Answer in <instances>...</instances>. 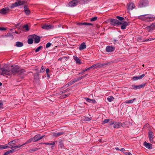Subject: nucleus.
<instances>
[{"instance_id":"obj_20","label":"nucleus","mask_w":155,"mask_h":155,"mask_svg":"<svg viewBox=\"0 0 155 155\" xmlns=\"http://www.w3.org/2000/svg\"><path fill=\"white\" fill-rule=\"evenodd\" d=\"M145 76V74H143L139 76H134L132 78V79L133 81H137L139 79H141L144 77Z\"/></svg>"},{"instance_id":"obj_36","label":"nucleus","mask_w":155,"mask_h":155,"mask_svg":"<svg viewBox=\"0 0 155 155\" xmlns=\"http://www.w3.org/2000/svg\"><path fill=\"white\" fill-rule=\"evenodd\" d=\"M39 149L38 148H37L31 149L29 150V152L30 153H31L38 150Z\"/></svg>"},{"instance_id":"obj_61","label":"nucleus","mask_w":155,"mask_h":155,"mask_svg":"<svg viewBox=\"0 0 155 155\" xmlns=\"http://www.w3.org/2000/svg\"><path fill=\"white\" fill-rule=\"evenodd\" d=\"M120 151H125V149L124 148H121L120 150Z\"/></svg>"},{"instance_id":"obj_2","label":"nucleus","mask_w":155,"mask_h":155,"mask_svg":"<svg viewBox=\"0 0 155 155\" xmlns=\"http://www.w3.org/2000/svg\"><path fill=\"white\" fill-rule=\"evenodd\" d=\"M110 64L109 62H107L104 63H97L94 64L90 67L86 69L85 70H83V71H88L92 68L95 69L97 68H101L106 65H108Z\"/></svg>"},{"instance_id":"obj_63","label":"nucleus","mask_w":155,"mask_h":155,"mask_svg":"<svg viewBox=\"0 0 155 155\" xmlns=\"http://www.w3.org/2000/svg\"><path fill=\"white\" fill-rule=\"evenodd\" d=\"M11 147H10L9 148H11V149L12 148H14V146H10Z\"/></svg>"},{"instance_id":"obj_32","label":"nucleus","mask_w":155,"mask_h":155,"mask_svg":"<svg viewBox=\"0 0 155 155\" xmlns=\"http://www.w3.org/2000/svg\"><path fill=\"white\" fill-rule=\"evenodd\" d=\"M28 37V43L29 44H32L33 43V39L31 37V35L29 36Z\"/></svg>"},{"instance_id":"obj_6","label":"nucleus","mask_w":155,"mask_h":155,"mask_svg":"<svg viewBox=\"0 0 155 155\" xmlns=\"http://www.w3.org/2000/svg\"><path fill=\"white\" fill-rule=\"evenodd\" d=\"M25 2L24 1H21L19 0L18 2H16L12 4L10 6V8H12L15 7L22 5L24 4Z\"/></svg>"},{"instance_id":"obj_64","label":"nucleus","mask_w":155,"mask_h":155,"mask_svg":"<svg viewBox=\"0 0 155 155\" xmlns=\"http://www.w3.org/2000/svg\"><path fill=\"white\" fill-rule=\"evenodd\" d=\"M114 42H117V40H115V39H114Z\"/></svg>"},{"instance_id":"obj_19","label":"nucleus","mask_w":155,"mask_h":155,"mask_svg":"<svg viewBox=\"0 0 155 155\" xmlns=\"http://www.w3.org/2000/svg\"><path fill=\"white\" fill-rule=\"evenodd\" d=\"M53 26L51 25H47L46 24L44 25L41 27V28L44 29L48 30L52 29L53 28Z\"/></svg>"},{"instance_id":"obj_51","label":"nucleus","mask_w":155,"mask_h":155,"mask_svg":"<svg viewBox=\"0 0 155 155\" xmlns=\"http://www.w3.org/2000/svg\"><path fill=\"white\" fill-rule=\"evenodd\" d=\"M73 84V83H71V81L69 82H68V84H66V85H67V87L68 86H70L72 84Z\"/></svg>"},{"instance_id":"obj_27","label":"nucleus","mask_w":155,"mask_h":155,"mask_svg":"<svg viewBox=\"0 0 155 155\" xmlns=\"http://www.w3.org/2000/svg\"><path fill=\"white\" fill-rule=\"evenodd\" d=\"M85 99L86 101L88 102H91L94 103H95L96 102V101L94 99H91L87 97L85 98Z\"/></svg>"},{"instance_id":"obj_35","label":"nucleus","mask_w":155,"mask_h":155,"mask_svg":"<svg viewBox=\"0 0 155 155\" xmlns=\"http://www.w3.org/2000/svg\"><path fill=\"white\" fill-rule=\"evenodd\" d=\"M9 148V146H6V144L4 145H0V150H3Z\"/></svg>"},{"instance_id":"obj_17","label":"nucleus","mask_w":155,"mask_h":155,"mask_svg":"<svg viewBox=\"0 0 155 155\" xmlns=\"http://www.w3.org/2000/svg\"><path fill=\"white\" fill-rule=\"evenodd\" d=\"M127 7L128 10H132L135 7L134 4L132 2L128 3L127 5Z\"/></svg>"},{"instance_id":"obj_9","label":"nucleus","mask_w":155,"mask_h":155,"mask_svg":"<svg viewBox=\"0 0 155 155\" xmlns=\"http://www.w3.org/2000/svg\"><path fill=\"white\" fill-rule=\"evenodd\" d=\"M9 10L8 8H4L0 10V13L2 15H6L9 13Z\"/></svg>"},{"instance_id":"obj_11","label":"nucleus","mask_w":155,"mask_h":155,"mask_svg":"<svg viewBox=\"0 0 155 155\" xmlns=\"http://www.w3.org/2000/svg\"><path fill=\"white\" fill-rule=\"evenodd\" d=\"M146 84H141L139 85H132L130 87V88L132 89H139L142 88V87H144L145 85Z\"/></svg>"},{"instance_id":"obj_3","label":"nucleus","mask_w":155,"mask_h":155,"mask_svg":"<svg viewBox=\"0 0 155 155\" xmlns=\"http://www.w3.org/2000/svg\"><path fill=\"white\" fill-rule=\"evenodd\" d=\"M10 68H0V73L1 74L10 75H11Z\"/></svg>"},{"instance_id":"obj_18","label":"nucleus","mask_w":155,"mask_h":155,"mask_svg":"<svg viewBox=\"0 0 155 155\" xmlns=\"http://www.w3.org/2000/svg\"><path fill=\"white\" fill-rule=\"evenodd\" d=\"M122 125V123L120 122H117L115 121V123L114 125L113 126L114 128H120Z\"/></svg>"},{"instance_id":"obj_26","label":"nucleus","mask_w":155,"mask_h":155,"mask_svg":"<svg viewBox=\"0 0 155 155\" xmlns=\"http://www.w3.org/2000/svg\"><path fill=\"white\" fill-rule=\"evenodd\" d=\"M78 25H93V24L91 23H87V22H84V23H78L77 24Z\"/></svg>"},{"instance_id":"obj_41","label":"nucleus","mask_w":155,"mask_h":155,"mask_svg":"<svg viewBox=\"0 0 155 155\" xmlns=\"http://www.w3.org/2000/svg\"><path fill=\"white\" fill-rule=\"evenodd\" d=\"M23 28L25 29V30L27 31H28L29 30L28 26L27 25H24L23 27Z\"/></svg>"},{"instance_id":"obj_34","label":"nucleus","mask_w":155,"mask_h":155,"mask_svg":"<svg viewBox=\"0 0 155 155\" xmlns=\"http://www.w3.org/2000/svg\"><path fill=\"white\" fill-rule=\"evenodd\" d=\"M136 98H134L132 100H127L124 102L125 104H131L135 100Z\"/></svg>"},{"instance_id":"obj_45","label":"nucleus","mask_w":155,"mask_h":155,"mask_svg":"<svg viewBox=\"0 0 155 155\" xmlns=\"http://www.w3.org/2000/svg\"><path fill=\"white\" fill-rule=\"evenodd\" d=\"M109 121H110V119H105L104 120L103 123V124H104L105 123H107Z\"/></svg>"},{"instance_id":"obj_49","label":"nucleus","mask_w":155,"mask_h":155,"mask_svg":"<svg viewBox=\"0 0 155 155\" xmlns=\"http://www.w3.org/2000/svg\"><path fill=\"white\" fill-rule=\"evenodd\" d=\"M115 123V121H112L109 122V125L110 126H111L113 125H114V124Z\"/></svg>"},{"instance_id":"obj_46","label":"nucleus","mask_w":155,"mask_h":155,"mask_svg":"<svg viewBox=\"0 0 155 155\" xmlns=\"http://www.w3.org/2000/svg\"><path fill=\"white\" fill-rule=\"evenodd\" d=\"M45 69V67H43V66H42V67L41 68V70H40V72H42L44 71Z\"/></svg>"},{"instance_id":"obj_55","label":"nucleus","mask_w":155,"mask_h":155,"mask_svg":"<svg viewBox=\"0 0 155 155\" xmlns=\"http://www.w3.org/2000/svg\"><path fill=\"white\" fill-rule=\"evenodd\" d=\"M125 153L126 155H132L131 153L129 152H126Z\"/></svg>"},{"instance_id":"obj_22","label":"nucleus","mask_w":155,"mask_h":155,"mask_svg":"<svg viewBox=\"0 0 155 155\" xmlns=\"http://www.w3.org/2000/svg\"><path fill=\"white\" fill-rule=\"evenodd\" d=\"M21 147V146L20 145H18L17 146H14V149H12L9 150L10 153H13L15 152L16 151L18 150V149H17V148H20Z\"/></svg>"},{"instance_id":"obj_44","label":"nucleus","mask_w":155,"mask_h":155,"mask_svg":"<svg viewBox=\"0 0 155 155\" xmlns=\"http://www.w3.org/2000/svg\"><path fill=\"white\" fill-rule=\"evenodd\" d=\"M25 12V13L28 15H29L30 13V11L29 9L26 10Z\"/></svg>"},{"instance_id":"obj_47","label":"nucleus","mask_w":155,"mask_h":155,"mask_svg":"<svg viewBox=\"0 0 155 155\" xmlns=\"http://www.w3.org/2000/svg\"><path fill=\"white\" fill-rule=\"evenodd\" d=\"M69 90H70V89H69V88H67V89H66L64 90V91H61V92L62 93H65V92H66L69 91Z\"/></svg>"},{"instance_id":"obj_7","label":"nucleus","mask_w":155,"mask_h":155,"mask_svg":"<svg viewBox=\"0 0 155 155\" xmlns=\"http://www.w3.org/2000/svg\"><path fill=\"white\" fill-rule=\"evenodd\" d=\"M44 137L45 135H44L41 136L40 134H38L37 135H36L34 136L32 138L33 140V142H35L40 140L43 138Z\"/></svg>"},{"instance_id":"obj_56","label":"nucleus","mask_w":155,"mask_h":155,"mask_svg":"<svg viewBox=\"0 0 155 155\" xmlns=\"http://www.w3.org/2000/svg\"><path fill=\"white\" fill-rule=\"evenodd\" d=\"M10 153L9 151L6 152L4 153V155H7Z\"/></svg>"},{"instance_id":"obj_57","label":"nucleus","mask_w":155,"mask_h":155,"mask_svg":"<svg viewBox=\"0 0 155 155\" xmlns=\"http://www.w3.org/2000/svg\"><path fill=\"white\" fill-rule=\"evenodd\" d=\"M49 70L48 68H47L46 70V72L47 74H48V73L49 72Z\"/></svg>"},{"instance_id":"obj_23","label":"nucleus","mask_w":155,"mask_h":155,"mask_svg":"<svg viewBox=\"0 0 155 155\" xmlns=\"http://www.w3.org/2000/svg\"><path fill=\"white\" fill-rule=\"evenodd\" d=\"M144 146L147 148L149 149H151L152 148V145L149 143H148L146 142H144Z\"/></svg>"},{"instance_id":"obj_15","label":"nucleus","mask_w":155,"mask_h":155,"mask_svg":"<svg viewBox=\"0 0 155 155\" xmlns=\"http://www.w3.org/2000/svg\"><path fill=\"white\" fill-rule=\"evenodd\" d=\"M107 52H111L114 51L115 50V48L110 46H107L106 48Z\"/></svg>"},{"instance_id":"obj_12","label":"nucleus","mask_w":155,"mask_h":155,"mask_svg":"<svg viewBox=\"0 0 155 155\" xmlns=\"http://www.w3.org/2000/svg\"><path fill=\"white\" fill-rule=\"evenodd\" d=\"M31 37L33 39V40L35 43H38L39 42L40 39L38 36L35 35H31Z\"/></svg>"},{"instance_id":"obj_40","label":"nucleus","mask_w":155,"mask_h":155,"mask_svg":"<svg viewBox=\"0 0 155 155\" xmlns=\"http://www.w3.org/2000/svg\"><path fill=\"white\" fill-rule=\"evenodd\" d=\"M97 17H94L91 18L90 21H96L97 19Z\"/></svg>"},{"instance_id":"obj_52","label":"nucleus","mask_w":155,"mask_h":155,"mask_svg":"<svg viewBox=\"0 0 155 155\" xmlns=\"http://www.w3.org/2000/svg\"><path fill=\"white\" fill-rule=\"evenodd\" d=\"M154 39V38H149L146 40L145 41H151L152 40H153Z\"/></svg>"},{"instance_id":"obj_33","label":"nucleus","mask_w":155,"mask_h":155,"mask_svg":"<svg viewBox=\"0 0 155 155\" xmlns=\"http://www.w3.org/2000/svg\"><path fill=\"white\" fill-rule=\"evenodd\" d=\"M15 46L18 47H21L23 46V43L19 41H17L16 43Z\"/></svg>"},{"instance_id":"obj_31","label":"nucleus","mask_w":155,"mask_h":155,"mask_svg":"<svg viewBox=\"0 0 155 155\" xmlns=\"http://www.w3.org/2000/svg\"><path fill=\"white\" fill-rule=\"evenodd\" d=\"M57 143V141H56L53 142L51 143H41V144H46V145H52V148L54 147L53 146L55 144V143Z\"/></svg>"},{"instance_id":"obj_38","label":"nucleus","mask_w":155,"mask_h":155,"mask_svg":"<svg viewBox=\"0 0 155 155\" xmlns=\"http://www.w3.org/2000/svg\"><path fill=\"white\" fill-rule=\"evenodd\" d=\"M114 99V97L112 96H110V97H108L107 98V100L109 102H111L112 101H113Z\"/></svg>"},{"instance_id":"obj_42","label":"nucleus","mask_w":155,"mask_h":155,"mask_svg":"<svg viewBox=\"0 0 155 155\" xmlns=\"http://www.w3.org/2000/svg\"><path fill=\"white\" fill-rule=\"evenodd\" d=\"M42 48V46H39L36 49L35 51L36 52H38Z\"/></svg>"},{"instance_id":"obj_13","label":"nucleus","mask_w":155,"mask_h":155,"mask_svg":"<svg viewBox=\"0 0 155 155\" xmlns=\"http://www.w3.org/2000/svg\"><path fill=\"white\" fill-rule=\"evenodd\" d=\"M21 70H18L16 68H10V71L11 72V75L12 74L14 75L16 74L17 73L21 71Z\"/></svg>"},{"instance_id":"obj_37","label":"nucleus","mask_w":155,"mask_h":155,"mask_svg":"<svg viewBox=\"0 0 155 155\" xmlns=\"http://www.w3.org/2000/svg\"><path fill=\"white\" fill-rule=\"evenodd\" d=\"M16 143V141L15 140H13L9 142L7 144H6L7 145H11L12 144H15Z\"/></svg>"},{"instance_id":"obj_16","label":"nucleus","mask_w":155,"mask_h":155,"mask_svg":"<svg viewBox=\"0 0 155 155\" xmlns=\"http://www.w3.org/2000/svg\"><path fill=\"white\" fill-rule=\"evenodd\" d=\"M155 27V23H152L150 26L147 27L146 29L148 31L150 32L153 30Z\"/></svg>"},{"instance_id":"obj_5","label":"nucleus","mask_w":155,"mask_h":155,"mask_svg":"<svg viewBox=\"0 0 155 155\" xmlns=\"http://www.w3.org/2000/svg\"><path fill=\"white\" fill-rule=\"evenodd\" d=\"M110 24L111 25L117 26L121 25V22L119 21L117 19H111L110 20Z\"/></svg>"},{"instance_id":"obj_21","label":"nucleus","mask_w":155,"mask_h":155,"mask_svg":"<svg viewBox=\"0 0 155 155\" xmlns=\"http://www.w3.org/2000/svg\"><path fill=\"white\" fill-rule=\"evenodd\" d=\"M121 29H126V27L128 25V24L126 21H123L121 22Z\"/></svg>"},{"instance_id":"obj_10","label":"nucleus","mask_w":155,"mask_h":155,"mask_svg":"<svg viewBox=\"0 0 155 155\" xmlns=\"http://www.w3.org/2000/svg\"><path fill=\"white\" fill-rule=\"evenodd\" d=\"M149 140L151 143H153L154 137V133L151 131L149 130L148 133Z\"/></svg>"},{"instance_id":"obj_62","label":"nucleus","mask_w":155,"mask_h":155,"mask_svg":"<svg viewBox=\"0 0 155 155\" xmlns=\"http://www.w3.org/2000/svg\"><path fill=\"white\" fill-rule=\"evenodd\" d=\"M84 71H83V70L82 71V72H81L80 73H79L78 74H82L83 73Z\"/></svg>"},{"instance_id":"obj_4","label":"nucleus","mask_w":155,"mask_h":155,"mask_svg":"<svg viewBox=\"0 0 155 155\" xmlns=\"http://www.w3.org/2000/svg\"><path fill=\"white\" fill-rule=\"evenodd\" d=\"M149 2L148 0H141L138 4V8H142L147 6Z\"/></svg>"},{"instance_id":"obj_14","label":"nucleus","mask_w":155,"mask_h":155,"mask_svg":"<svg viewBox=\"0 0 155 155\" xmlns=\"http://www.w3.org/2000/svg\"><path fill=\"white\" fill-rule=\"evenodd\" d=\"M87 74H85L84 75H83L81 77H80L78 78H75L74 79H73L71 80V83H73V84L77 82L78 81L82 79L83 78H85L86 77Z\"/></svg>"},{"instance_id":"obj_58","label":"nucleus","mask_w":155,"mask_h":155,"mask_svg":"<svg viewBox=\"0 0 155 155\" xmlns=\"http://www.w3.org/2000/svg\"><path fill=\"white\" fill-rule=\"evenodd\" d=\"M91 119V118L87 117L85 118V120L86 121H89Z\"/></svg>"},{"instance_id":"obj_48","label":"nucleus","mask_w":155,"mask_h":155,"mask_svg":"<svg viewBox=\"0 0 155 155\" xmlns=\"http://www.w3.org/2000/svg\"><path fill=\"white\" fill-rule=\"evenodd\" d=\"M3 103L2 102L0 101V108H3Z\"/></svg>"},{"instance_id":"obj_25","label":"nucleus","mask_w":155,"mask_h":155,"mask_svg":"<svg viewBox=\"0 0 155 155\" xmlns=\"http://www.w3.org/2000/svg\"><path fill=\"white\" fill-rule=\"evenodd\" d=\"M64 134L63 132H59L57 133H54L53 134V136L55 137H57L61 135H62Z\"/></svg>"},{"instance_id":"obj_1","label":"nucleus","mask_w":155,"mask_h":155,"mask_svg":"<svg viewBox=\"0 0 155 155\" xmlns=\"http://www.w3.org/2000/svg\"><path fill=\"white\" fill-rule=\"evenodd\" d=\"M139 18L146 22H149L153 21L154 17L150 15H144L140 16Z\"/></svg>"},{"instance_id":"obj_59","label":"nucleus","mask_w":155,"mask_h":155,"mask_svg":"<svg viewBox=\"0 0 155 155\" xmlns=\"http://www.w3.org/2000/svg\"><path fill=\"white\" fill-rule=\"evenodd\" d=\"M19 25V24H18L16 25H15V26L14 27V28H16Z\"/></svg>"},{"instance_id":"obj_24","label":"nucleus","mask_w":155,"mask_h":155,"mask_svg":"<svg viewBox=\"0 0 155 155\" xmlns=\"http://www.w3.org/2000/svg\"><path fill=\"white\" fill-rule=\"evenodd\" d=\"M86 48V46L85 43L84 42H83L80 46L79 49L80 50H81Z\"/></svg>"},{"instance_id":"obj_30","label":"nucleus","mask_w":155,"mask_h":155,"mask_svg":"<svg viewBox=\"0 0 155 155\" xmlns=\"http://www.w3.org/2000/svg\"><path fill=\"white\" fill-rule=\"evenodd\" d=\"M74 60L76 61V63L81 64V60L78 58L77 56H74Z\"/></svg>"},{"instance_id":"obj_43","label":"nucleus","mask_w":155,"mask_h":155,"mask_svg":"<svg viewBox=\"0 0 155 155\" xmlns=\"http://www.w3.org/2000/svg\"><path fill=\"white\" fill-rule=\"evenodd\" d=\"M116 18L120 21H122L124 20V18L117 16L116 17Z\"/></svg>"},{"instance_id":"obj_60","label":"nucleus","mask_w":155,"mask_h":155,"mask_svg":"<svg viewBox=\"0 0 155 155\" xmlns=\"http://www.w3.org/2000/svg\"><path fill=\"white\" fill-rule=\"evenodd\" d=\"M68 96V95L67 94H64L63 96L64 98H65Z\"/></svg>"},{"instance_id":"obj_54","label":"nucleus","mask_w":155,"mask_h":155,"mask_svg":"<svg viewBox=\"0 0 155 155\" xmlns=\"http://www.w3.org/2000/svg\"><path fill=\"white\" fill-rule=\"evenodd\" d=\"M28 9H28V7L26 5L24 7V11H25L26 10H28Z\"/></svg>"},{"instance_id":"obj_50","label":"nucleus","mask_w":155,"mask_h":155,"mask_svg":"<svg viewBox=\"0 0 155 155\" xmlns=\"http://www.w3.org/2000/svg\"><path fill=\"white\" fill-rule=\"evenodd\" d=\"M51 44L50 43H47V44L46 45V48H48L50 47L51 46Z\"/></svg>"},{"instance_id":"obj_53","label":"nucleus","mask_w":155,"mask_h":155,"mask_svg":"<svg viewBox=\"0 0 155 155\" xmlns=\"http://www.w3.org/2000/svg\"><path fill=\"white\" fill-rule=\"evenodd\" d=\"M6 29L4 27H0V31H3L5 30Z\"/></svg>"},{"instance_id":"obj_39","label":"nucleus","mask_w":155,"mask_h":155,"mask_svg":"<svg viewBox=\"0 0 155 155\" xmlns=\"http://www.w3.org/2000/svg\"><path fill=\"white\" fill-rule=\"evenodd\" d=\"M59 145L60 147L61 148L64 147V144L62 140H61L59 142Z\"/></svg>"},{"instance_id":"obj_8","label":"nucleus","mask_w":155,"mask_h":155,"mask_svg":"<svg viewBox=\"0 0 155 155\" xmlns=\"http://www.w3.org/2000/svg\"><path fill=\"white\" fill-rule=\"evenodd\" d=\"M79 2V0H73L69 2L68 5L71 7L75 6L78 4Z\"/></svg>"},{"instance_id":"obj_28","label":"nucleus","mask_w":155,"mask_h":155,"mask_svg":"<svg viewBox=\"0 0 155 155\" xmlns=\"http://www.w3.org/2000/svg\"><path fill=\"white\" fill-rule=\"evenodd\" d=\"M32 141L33 142V140L32 138L27 140L25 143L21 145H20V146H21V147L22 146H24L26 144L29 143H31Z\"/></svg>"},{"instance_id":"obj_29","label":"nucleus","mask_w":155,"mask_h":155,"mask_svg":"<svg viewBox=\"0 0 155 155\" xmlns=\"http://www.w3.org/2000/svg\"><path fill=\"white\" fill-rule=\"evenodd\" d=\"M6 37L10 40H12L13 38V35L10 33H8L6 35Z\"/></svg>"}]
</instances>
